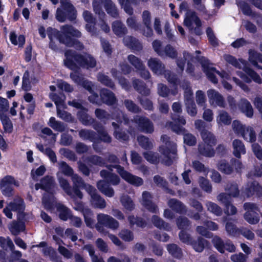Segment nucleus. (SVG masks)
I'll return each instance as SVG.
<instances>
[{"mask_svg": "<svg viewBox=\"0 0 262 262\" xmlns=\"http://www.w3.org/2000/svg\"><path fill=\"white\" fill-rule=\"evenodd\" d=\"M47 33L50 40L49 48L54 50H58V46L53 41V37L56 38L58 41L68 47H73L76 50L81 51L84 47L78 38H80L82 34L80 31L71 25H64L60 27V31L57 29L49 27L47 29Z\"/></svg>", "mask_w": 262, "mask_h": 262, "instance_id": "1", "label": "nucleus"}, {"mask_svg": "<svg viewBox=\"0 0 262 262\" xmlns=\"http://www.w3.org/2000/svg\"><path fill=\"white\" fill-rule=\"evenodd\" d=\"M65 66L71 70H79L80 68L90 69L94 68L97 64L96 59L90 54H83L76 51L69 49L64 52Z\"/></svg>", "mask_w": 262, "mask_h": 262, "instance_id": "2", "label": "nucleus"}, {"mask_svg": "<svg viewBox=\"0 0 262 262\" xmlns=\"http://www.w3.org/2000/svg\"><path fill=\"white\" fill-rule=\"evenodd\" d=\"M61 8H57L56 18L60 23L67 19L70 21H74L77 17V11L74 6L67 0H60Z\"/></svg>", "mask_w": 262, "mask_h": 262, "instance_id": "3", "label": "nucleus"}, {"mask_svg": "<svg viewBox=\"0 0 262 262\" xmlns=\"http://www.w3.org/2000/svg\"><path fill=\"white\" fill-rule=\"evenodd\" d=\"M105 165L102 167H106L109 171H112L113 168L116 169L117 173L120 175L122 179L135 186H142L143 183V179L138 176L133 175L131 173L125 170L124 168L119 164H107L105 160Z\"/></svg>", "mask_w": 262, "mask_h": 262, "instance_id": "4", "label": "nucleus"}, {"mask_svg": "<svg viewBox=\"0 0 262 262\" xmlns=\"http://www.w3.org/2000/svg\"><path fill=\"white\" fill-rule=\"evenodd\" d=\"M217 167L218 170L222 173L229 175L233 173L234 171L236 173H241L243 164L240 160L232 158L229 162L226 159L219 161Z\"/></svg>", "mask_w": 262, "mask_h": 262, "instance_id": "5", "label": "nucleus"}, {"mask_svg": "<svg viewBox=\"0 0 262 262\" xmlns=\"http://www.w3.org/2000/svg\"><path fill=\"white\" fill-rule=\"evenodd\" d=\"M98 222L96 225V228L100 233L106 234L108 231L104 227L113 230L117 229L119 226V222L111 216L103 213L97 215Z\"/></svg>", "mask_w": 262, "mask_h": 262, "instance_id": "6", "label": "nucleus"}, {"mask_svg": "<svg viewBox=\"0 0 262 262\" xmlns=\"http://www.w3.org/2000/svg\"><path fill=\"white\" fill-rule=\"evenodd\" d=\"M232 128L238 136H242L245 140L253 143L256 140V133L253 127L248 126L247 127L237 120L233 121Z\"/></svg>", "mask_w": 262, "mask_h": 262, "instance_id": "7", "label": "nucleus"}, {"mask_svg": "<svg viewBox=\"0 0 262 262\" xmlns=\"http://www.w3.org/2000/svg\"><path fill=\"white\" fill-rule=\"evenodd\" d=\"M244 208L246 211L244 217L248 223L255 225L259 222V214L260 213V210L256 204L250 202L245 203L244 204Z\"/></svg>", "mask_w": 262, "mask_h": 262, "instance_id": "8", "label": "nucleus"}, {"mask_svg": "<svg viewBox=\"0 0 262 262\" xmlns=\"http://www.w3.org/2000/svg\"><path fill=\"white\" fill-rule=\"evenodd\" d=\"M197 60L201 64L203 72L206 74L208 79L214 84L218 82V80L214 73L223 77L222 73L217 71L214 67H210L209 60L205 57H198Z\"/></svg>", "mask_w": 262, "mask_h": 262, "instance_id": "9", "label": "nucleus"}, {"mask_svg": "<svg viewBox=\"0 0 262 262\" xmlns=\"http://www.w3.org/2000/svg\"><path fill=\"white\" fill-rule=\"evenodd\" d=\"M13 185L19 186L18 181L13 176L7 175L4 177L0 182V187L3 194L7 197L12 196L14 194Z\"/></svg>", "mask_w": 262, "mask_h": 262, "instance_id": "10", "label": "nucleus"}, {"mask_svg": "<svg viewBox=\"0 0 262 262\" xmlns=\"http://www.w3.org/2000/svg\"><path fill=\"white\" fill-rule=\"evenodd\" d=\"M136 123L140 132L145 134H152L154 131V124L147 117L136 116L132 120Z\"/></svg>", "mask_w": 262, "mask_h": 262, "instance_id": "11", "label": "nucleus"}, {"mask_svg": "<svg viewBox=\"0 0 262 262\" xmlns=\"http://www.w3.org/2000/svg\"><path fill=\"white\" fill-rule=\"evenodd\" d=\"M159 150L164 157V164L168 166L171 165L177 156L176 145L173 144L170 148L165 146H161Z\"/></svg>", "mask_w": 262, "mask_h": 262, "instance_id": "12", "label": "nucleus"}, {"mask_svg": "<svg viewBox=\"0 0 262 262\" xmlns=\"http://www.w3.org/2000/svg\"><path fill=\"white\" fill-rule=\"evenodd\" d=\"M210 104L213 106L225 108L226 103L223 96L217 91L209 89L207 92Z\"/></svg>", "mask_w": 262, "mask_h": 262, "instance_id": "13", "label": "nucleus"}, {"mask_svg": "<svg viewBox=\"0 0 262 262\" xmlns=\"http://www.w3.org/2000/svg\"><path fill=\"white\" fill-rule=\"evenodd\" d=\"M243 70L246 74L242 73L240 77L245 82L249 83L253 80L258 84L262 83V79L260 76L252 69L245 65L244 67Z\"/></svg>", "mask_w": 262, "mask_h": 262, "instance_id": "14", "label": "nucleus"}, {"mask_svg": "<svg viewBox=\"0 0 262 262\" xmlns=\"http://www.w3.org/2000/svg\"><path fill=\"white\" fill-rule=\"evenodd\" d=\"M93 128L97 131L98 135L96 134L95 144L103 142L105 143L110 144L112 141V138L109 135L103 126L99 122L93 126Z\"/></svg>", "mask_w": 262, "mask_h": 262, "instance_id": "15", "label": "nucleus"}, {"mask_svg": "<svg viewBox=\"0 0 262 262\" xmlns=\"http://www.w3.org/2000/svg\"><path fill=\"white\" fill-rule=\"evenodd\" d=\"M245 193L247 197L255 195L257 198H260L262 196V186L256 181L248 182Z\"/></svg>", "mask_w": 262, "mask_h": 262, "instance_id": "16", "label": "nucleus"}, {"mask_svg": "<svg viewBox=\"0 0 262 262\" xmlns=\"http://www.w3.org/2000/svg\"><path fill=\"white\" fill-rule=\"evenodd\" d=\"M153 196L147 191H144L142 194L141 204L148 211L151 213H156L158 208L157 205L152 201Z\"/></svg>", "mask_w": 262, "mask_h": 262, "instance_id": "17", "label": "nucleus"}, {"mask_svg": "<svg viewBox=\"0 0 262 262\" xmlns=\"http://www.w3.org/2000/svg\"><path fill=\"white\" fill-rule=\"evenodd\" d=\"M88 109L86 107L82 110H79L77 113V117L79 121L84 126H95V125L98 123L95 118H92L88 114Z\"/></svg>", "mask_w": 262, "mask_h": 262, "instance_id": "18", "label": "nucleus"}, {"mask_svg": "<svg viewBox=\"0 0 262 262\" xmlns=\"http://www.w3.org/2000/svg\"><path fill=\"white\" fill-rule=\"evenodd\" d=\"M147 64L152 72L157 75H162L165 73L164 64L157 58H150L148 61Z\"/></svg>", "mask_w": 262, "mask_h": 262, "instance_id": "19", "label": "nucleus"}, {"mask_svg": "<svg viewBox=\"0 0 262 262\" xmlns=\"http://www.w3.org/2000/svg\"><path fill=\"white\" fill-rule=\"evenodd\" d=\"M9 207L12 211L17 212L18 220H20V217H21L22 219L25 217V204L23 199H14L13 202H11L9 204Z\"/></svg>", "mask_w": 262, "mask_h": 262, "instance_id": "20", "label": "nucleus"}, {"mask_svg": "<svg viewBox=\"0 0 262 262\" xmlns=\"http://www.w3.org/2000/svg\"><path fill=\"white\" fill-rule=\"evenodd\" d=\"M101 101L107 105H113L117 102L114 93L107 89L103 88L100 92Z\"/></svg>", "mask_w": 262, "mask_h": 262, "instance_id": "21", "label": "nucleus"}, {"mask_svg": "<svg viewBox=\"0 0 262 262\" xmlns=\"http://www.w3.org/2000/svg\"><path fill=\"white\" fill-rule=\"evenodd\" d=\"M112 125L114 128V137L117 140L122 141H127L129 139V136L127 135L125 129L120 124L113 122Z\"/></svg>", "mask_w": 262, "mask_h": 262, "instance_id": "22", "label": "nucleus"}, {"mask_svg": "<svg viewBox=\"0 0 262 262\" xmlns=\"http://www.w3.org/2000/svg\"><path fill=\"white\" fill-rule=\"evenodd\" d=\"M123 41L126 47L132 50L140 51L143 49V46L139 40L133 36H127L124 37Z\"/></svg>", "mask_w": 262, "mask_h": 262, "instance_id": "23", "label": "nucleus"}, {"mask_svg": "<svg viewBox=\"0 0 262 262\" xmlns=\"http://www.w3.org/2000/svg\"><path fill=\"white\" fill-rule=\"evenodd\" d=\"M97 187L102 193L106 196L111 198L114 195V190L107 181L100 180L98 181Z\"/></svg>", "mask_w": 262, "mask_h": 262, "instance_id": "24", "label": "nucleus"}, {"mask_svg": "<svg viewBox=\"0 0 262 262\" xmlns=\"http://www.w3.org/2000/svg\"><path fill=\"white\" fill-rule=\"evenodd\" d=\"M91 196L92 203L97 208L103 209L106 207V202L99 194L97 193L96 189L93 187V190L92 189L88 192Z\"/></svg>", "mask_w": 262, "mask_h": 262, "instance_id": "25", "label": "nucleus"}, {"mask_svg": "<svg viewBox=\"0 0 262 262\" xmlns=\"http://www.w3.org/2000/svg\"><path fill=\"white\" fill-rule=\"evenodd\" d=\"M214 146L202 142L198 145V151L200 155L206 157H213L215 152L213 148Z\"/></svg>", "mask_w": 262, "mask_h": 262, "instance_id": "26", "label": "nucleus"}, {"mask_svg": "<svg viewBox=\"0 0 262 262\" xmlns=\"http://www.w3.org/2000/svg\"><path fill=\"white\" fill-rule=\"evenodd\" d=\"M240 111L244 114L246 117L252 118L253 116V109L250 102L246 99H242L238 104Z\"/></svg>", "mask_w": 262, "mask_h": 262, "instance_id": "27", "label": "nucleus"}, {"mask_svg": "<svg viewBox=\"0 0 262 262\" xmlns=\"http://www.w3.org/2000/svg\"><path fill=\"white\" fill-rule=\"evenodd\" d=\"M249 60L255 68L262 70V66L258 64V62L262 63V54L255 51L250 49L249 50Z\"/></svg>", "mask_w": 262, "mask_h": 262, "instance_id": "28", "label": "nucleus"}, {"mask_svg": "<svg viewBox=\"0 0 262 262\" xmlns=\"http://www.w3.org/2000/svg\"><path fill=\"white\" fill-rule=\"evenodd\" d=\"M133 85L134 89L141 95L144 96L149 95L150 91L143 81L136 79L133 80Z\"/></svg>", "mask_w": 262, "mask_h": 262, "instance_id": "29", "label": "nucleus"}, {"mask_svg": "<svg viewBox=\"0 0 262 262\" xmlns=\"http://www.w3.org/2000/svg\"><path fill=\"white\" fill-rule=\"evenodd\" d=\"M113 32L119 37H123L127 33V29L121 20H117L112 23Z\"/></svg>", "mask_w": 262, "mask_h": 262, "instance_id": "30", "label": "nucleus"}, {"mask_svg": "<svg viewBox=\"0 0 262 262\" xmlns=\"http://www.w3.org/2000/svg\"><path fill=\"white\" fill-rule=\"evenodd\" d=\"M168 205L175 212L182 214L186 212L185 205L176 199H171L168 201Z\"/></svg>", "mask_w": 262, "mask_h": 262, "instance_id": "31", "label": "nucleus"}, {"mask_svg": "<svg viewBox=\"0 0 262 262\" xmlns=\"http://www.w3.org/2000/svg\"><path fill=\"white\" fill-rule=\"evenodd\" d=\"M79 137L84 140H89L94 143L93 148L96 150L95 147V139L96 138V133L92 130L81 129L79 131Z\"/></svg>", "mask_w": 262, "mask_h": 262, "instance_id": "32", "label": "nucleus"}, {"mask_svg": "<svg viewBox=\"0 0 262 262\" xmlns=\"http://www.w3.org/2000/svg\"><path fill=\"white\" fill-rule=\"evenodd\" d=\"M56 210L59 213V217L60 220L66 221L69 219H72V215L71 210L63 204H58L56 205Z\"/></svg>", "mask_w": 262, "mask_h": 262, "instance_id": "33", "label": "nucleus"}, {"mask_svg": "<svg viewBox=\"0 0 262 262\" xmlns=\"http://www.w3.org/2000/svg\"><path fill=\"white\" fill-rule=\"evenodd\" d=\"M42 188V190L48 193H51L55 186V182L51 176H46L40 179Z\"/></svg>", "mask_w": 262, "mask_h": 262, "instance_id": "34", "label": "nucleus"}, {"mask_svg": "<svg viewBox=\"0 0 262 262\" xmlns=\"http://www.w3.org/2000/svg\"><path fill=\"white\" fill-rule=\"evenodd\" d=\"M72 179L73 182V186H77L78 188L84 189L88 192L91 191L92 189L93 190V186L86 184L82 179L77 174H75L73 175Z\"/></svg>", "mask_w": 262, "mask_h": 262, "instance_id": "35", "label": "nucleus"}, {"mask_svg": "<svg viewBox=\"0 0 262 262\" xmlns=\"http://www.w3.org/2000/svg\"><path fill=\"white\" fill-rule=\"evenodd\" d=\"M209 243L202 237L199 236L196 240L193 239L190 245H191L194 250L198 252H201L203 251L205 247H207Z\"/></svg>", "mask_w": 262, "mask_h": 262, "instance_id": "36", "label": "nucleus"}, {"mask_svg": "<svg viewBox=\"0 0 262 262\" xmlns=\"http://www.w3.org/2000/svg\"><path fill=\"white\" fill-rule=\"evenodd\" d=\"M234 156L237 158L241 157V154H245L246 153V149L243 143L238 139H235L233 140V143Z\"/></svg>", "mask_w": 262, "mask_h": 262, "instance_id": "37", "label": "nucleus"}, {"mask_svg": "<svg viewBox=\"0 0 262 262\" xmlns=\"http://www.w3.org/2000/svg\"><path fill=\"white\" fill-rule=\"evenodd\" d=\"M0 120L3 126L4 132L10 134L13 129V123L9 117L5 113L0 114Z\"/></svg>", "mask_w": 262, "mask_h": 262, "instance_id": "38", "label": "nucleus"}, {"mask_svg": "<svg viewBox=\"0 0 262 262\" xmlns=\"http://www.w3.org/2000/svg\"><path fill=\"white\" fill-rule=\"evenodd\" d=\"M104 7L107 13L112 17L116 18L119 17V13L118 9L112 0L106 1Z\"/></svg>", "mask_w": 262, "mask_h": 262, "instance_id": "39", "label": "nucleus"}, {"mask_svg": "<svg viewBox=\"0 0 262 262\" xmlns=\"http://www.w3.org/2000/svg\"><path fill=\"white\" fill-rule=\"evenodd\" d=\"M151 221L154 225L157 228L160 229H163L166 231H170L171 229L170 224L164 221L158 215H152Z\"/></svg>", "mask_w": 262, "mask_h": 262, "instance_id": "40", "label": "nucleus"}, {"mask_svg": "<svg viewBox=\"0 0 262 262\" xmlns=\"http://www.w3.org/2000/svg\"><path fill=\"white\" fill-rule=\"evenodd\" d=\"M167 250L174 258L180 259L183 256L182 249L177 244H169L167 245Z\"/></svg>", "mask_w": 262, "mask_h": 262, "instance_id": "41", "label": "nucleus"}, {"mask_svg": "<svg viewBox=\"0 0 262 262\" xmlns=\"http://www.w3.org/2000/svg\"><path fill=\"white\" fill-rule=\"evenodd\" d=\"M48 125L55 131L60 133L64 132L67 126L63 122L57 121L54 117H51L50 118Z\"/></svg>", "mask_w": 262, "mask_h": 262, "instance_id": "42", "label": "nucleus"}, {"mask_svg": "<svg viewBox=\"0 0 262 262\" xmlns=\"http://www.w3.org/2000/svg\"><path fill=\"white\" fill-rule=\"evenodd\" d=\"M127 220L130 227H133L136 225L138 227L144 228L147 225L146 222L142 217H135L134 215H129Z\"/></svg>", "mask_w": 262, "mask_h": 262, "instance_id": "43", "label": "nucleus"}, {"mask_svg": "<svg viewBox=\"0 0 262 262\" xmlns=\"http://www.w3.org/2000/svg\"><path fill=\"white\" fill-rule=\"evenodd\" d=\"M36 147L40 152L47 155L52 162L56 163L57 162L55 152L50 147H47L45 149L42 144H37Z\"/></svg>", "mask_w": 262, "mask_h": 262, "instance_id": "44", "label": "nucleus"}, {"mask_svg": "<svg viewBox=\"0 0 262 262\" xmlns=\"http://www.w3.org/2000/svg\"><path fill=\"white\" fill-rule=\"evenodd\" d=\"M201 136L203 142L205 143L215 146L216 144V139L215 137L211 132L207 130H204L201 133Z\"/></svg>", "mask_w": 262, "mask_h": 262, "instance_id": "45", "label": "nucleus"}, {"mask_svg": "<svg viewBox=\"0 0 262 262\" xmlns=\"http://www.w3.org/2000/svg\"><path fill=\"white\" fill-rule=\"evenodd\" d=\"M18 221H13L11 224L10 230L14 235L18 234L20 232L24 231L26 229L25 223L23 221L18 220Z\"/></svg>", "mask_w": 262, "mask_h": 262, "instance_id": "46", "label": "nucleus"}, {"mask_svg": "<svg viewBox=\"0 0 262 262\" xmlns=\"http://www.w3.org/2000/svg\"><path fill=\"white\" fill-rule=\"evenodd\" d=\"M225 228L229 235L233 237L239 236L240 228H238L234 224L230 221L226 223Z\"/></svg>", "mask_w": 262, "mask_h": 262, "instance_id": "47", "label": "nucleus"}, {"mask_svg": "<svg viewBox=\"0 0 262 262\" xmlns=\"http://www.w3.org/2000/svg\"><path fill=\"white\" fill-rule=\"evenodd\" d=\"M97 78L99 81L103 85L111 88L112 90L115 89V84L111 78L108 76L102 73L98 74Z\"/></svg>", "mask_w": 262, "mask_h": 262, "instance_id": "48", "label": "nucleus"}, {"mask_svg": "<svg viewBox=\"0 0 262 262\" xmlns=\"http://www.w3.org/2000/svg\"><path fill=\"white\" fill-rule=\"evenodd\" d=\"M17 35L14 32H11L10 33V40L11 42L16 46L18 44L19 47H23L25 43V37L23 35H19L17 40Z\"/></svg>", "mask_w": 262, "mask_h": 262, "instance_id": "49", "label": "nucleus"}, {"mask_svg": "<svg viewBox=\"0 0 262 262\" xmlns=\"http://www.w3.org/2000/svg\"><path fill=\"white\" fill-rule=\"evenodd\" d=\"M137 141L140 146L144 149L150 150L152 148V144L149 139L145 136L140 135L137 137Z\"/></svg>", "mask_w": 262, "mask_h": 262, "instance_id": "50", "label": "nucleus"}, {"mask_svg": "<svg viewBox=\"0 0 262 262\" xmlns=\"http://www.w3.org/2000/svg\"><path fill=\"white\" fill-rule=\"evenodd\" d=\"M177 225L181 230L188 229L190 227V221L185 216H179L176 220Z\"/></svg>", "mask_w": 262, "mask_h": 262, "instance_id": "51", "label": "nucleus"}, {"mask_svg": "<svg viewBox=\"0 0 262 262\" xmlns=\"http://www.w3.org/2000/svg\"><path fill=\"white\" fill-rule=\"evenodd\" d=\"M239 7L243 13L245 15L252 17H256L258 16L257 13L252 11L249 5L245 2H242L240 3Z\"/></svg>", "mask_w": 262, "mask_h": 262, "instance_id": "52", "label": "nucleus"}, {"mask_svg": "<svg viewBox=\"0 0 262 262\" xmlns=\"http://www.w3.org/2000/svg\"><path fill=\"white\" fill-rule=\"evenodd\" d=\"M144 158L150 163L157 164L159 162L158 154L151 151H145L143 153Z\"/></svg>", "mask_w": 262, "mask_h": 262, "instance_id": "53", "label": "nucleus"}, {"mask_svg": "<svg viewBox=\"0 0 262 262\" xmlns=\"http://www.w3.org/2000/svg\"><path fill=\"white\" fill-rule=\"evenodd\" d=\"M231 195L229 193L227 194L225 193H221L219 196V200L225 206V213L227 215H229V205L231 202L230 196Z\"/></svg>", "mask_w": 262, "mask_h": 262, "instance_id": "54", "label": "nucleus"}, {"mask_svg": "<svg viewBox=\"0 0 262 262\" xmlns=\"http://www.w3.org/2000/svg\"><path fill=\"white\" fill-rule=\"evenodd\" d=\"M86 160L89 163L100 167L105 165V159L100 156L94 155L87 157Z\"/></svg>", "mask_w": 262, "mask_h": 262, "instance_id": "55", "label": "nucleus"}, {"mask_svg": "<svg viewBox=\"0 0 262 262\" xmlns=\"http://www.w3.org/2000/svg\"><path fill=\"white\" fill-rule=\"evenodd\" d=\"M212 243L216 249L221 253H225V243L218 236H215L212 239Z\"/></svg>", "mask_w": 262, "mask_h": 262, "instance_id": "56", "label": "nucleus"}, {"mask_svg": "<svg viewBox=\"0 0 262 262\" xmlns=\"http://www.w3.org/2000/svg\"><path fill=\"white\" fill-rule=\"evenodd\" d=\"M120 238L125 242H131L134 239V233L129 229H122L118 233Z\"/></svg>", "mask_w": 262, "mask_h": 262, "instance_id": "57", "label": "nucleus"}, {"mask_svg": "<svg viewBox=\"0 0 262 262\" xmlns=\"http://www.w3.org/2000/svg\"><path fill=\"white\" fill-rule=\"evenodd\" d=\"M127 59L129 63L134 66L137 70L144 68V64L139 58L134 55L130 54L127 56Z\"/></svg>", "mask_w": 262, "mask_h": 262, "instance_id": "58", "label": "nucleus"}, {"mask_svg": "<svg viewBox=\"0 0 262 262\" xmlns=\"http://www.w3.org/2000/svg\"><path fill=\"white\" fill-rule=\"evenodd\" d=\"M93 212L90 209H86L83 211V217L86 226L89 228H92L94 224V220L92 219Z\"/></svg>", "mask_w": 262, "mask_h": 262, "instance_id": "59", "label": "nucleus"}, {"mask_svg": "<svg viewBox=\"0 0 262 262\" xmlns=\"http://www.w3.org/2000/svg\"><path fill=\"white\" fill-rule=\"evenodd\" d=\"M124 105L126 109L134 113H139L141 112V110L133 101L129 99L124 100Z\"/></svg>", "mask_w": 262, "mask_h": 262, "instance_id": "60", "label": "nucleus"}, {"mask_svg": "<svg viewBox=\"0 0 262 262\" xmlns=\"http://www.w3.org/2000/svg\"><path fill=\"white\" fill-rule=\"evenodd\" d=\"M199 185L201 189L207 193L212 192V186L208 180L203 177L199 178Z\"/></svg>", "mask_w": 262, "mask_h": 262, "instance_id": "61", "label": "nucleus"}, {"mask_svg": "<svg viewBox=\"0 0 262 262\" xmlns=\"http://www.w3.org/2000/svg\"><path fill=\"white\" fill-rule=\"evenodd\" d=\"M196 17H198V16L195 11L188 10L186 13V16L184 20V25L188 27H191Z\"/></svg>", "mask_w": 262, "mask_h": 262, "instance_id": "62", "label": "nucleus"}, {"mask_svg": "<svg viewBox=\"0 0 262 262\" xmlns=\"http://www.w3.org/2000/svg\"><path fill=\"white\" fill-rule=\"evenodd\" d=\"M206 32L210 44L214 47L218 46L219 42L215 36L212 28L210 27H208L206 29Z\"/></svg>", "mask_w": 262, "mask_h": 262, "instance_id": "63", "label": "nucleus"}, {"mask_svg": "<svg viewBox=\"0 0 262 262\" xmlns=\"http://www.w3.org/2000/svg\"><path fill=\"white\" fill-rule=\"evenodd\" d=\"M121 202L124 207L127 210L131 211L135 208V204L132 199L128 195L121 198Z\"/></svg>", "mask_w": 262, "mask_h": 262, "instance_id": "64", "label": "nucleus"}]
</instances>
